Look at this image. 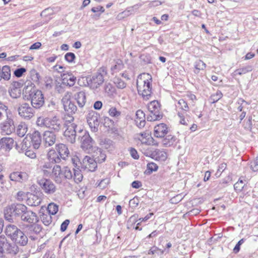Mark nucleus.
Returning <instances> with one entry per match:
<instances>
[{
	"label": "nucleus",
	"mask_w": 258,
	"mask_h": 258,
	"mask_svg": "<svg viewBox=\"0 0 258 258\" xmlns=\"http://www.w3.org/2000/svg\"><path fill=\"white\" fill-rule=\"evenodd\" d=\"M64 136L67 140L72 144L76 142L78 137V140H80L81 148L84 150H90L93 148L94 142L89 133L86 130L78 129L76 124L69 125L64 132Z\"/></svg>",
	"instance_id": "1"
},
{
	"label": "nucleus",
	"mask_w": 258,
	"mask_h": 258,
	"mask_svg": "<svg viewBox=\"0 0 258 258\" xmlns=\"http://www.w3.org/2000/svg\"><path fill=\"white\" fill-rule=\"evenodd\" d=\"M152 77L149 74H141L137 80L138 93L145 100L150 99L152 95Z\"/></svg>",
	"instance_id": "2"
},
{
	"label": "nucleus",
	"mask_w": 258,
	"mask_h": 258,
	"mask_svg": "<svg viewBox=\"0 0 258 258\" xmlns=\"http://www.w3.org/2000/svg\"><path fill=\"white\" fill-rule=\"evenodd\" d=\"M106 75V69L104 68H100L96 73L86 78L88 86L92 90L97 89L103 83Z\"/></svg>",
	"instance_id": "3"
},
{
	"label": "nucleus",
	"mask_w": 258,
	"mask_h": 258,
	"mask_svg": "<svg viewBox=\"0 0 258 258\" xmlns=\"http://www.w3.org/2000/svg\"><path fill=\"white\" fill-rule=\"evenodd\" d=\"M27 207L23 204H13L6 208L4 210L5 219L11 222L13 221V218L22 217V215L26 211Z\"/></svg>",
	"instance_id": "4"
},
{
	"label": "nucleus",
	"mask_w": 258,
	"mask_h": 258,
	"mask_svg": "<svg viewBox=\"0 0 258 258\" xmlns=\"http://www.w3.org/2000/svg\"><path fill=\"white\" fill-rule=\"evenodd\" d=\"M148 110L150 112L147 115V120L149 121H154L161 119L163 117L160 112V105L158 101H151L148 105Z\"/></svg>",
	"instance_id": "5"
},
{
	"label": "nucleus",
	"mask_w": 258,
	"mask_h": 258,
	"mask_svg": "<svg viewBox=\"0 0 258 258\" xmlns=\"http://www.w3.org/2000/svg\"><path fill=\"white\" fill-rule=\"evenodd\" d=\"M62 172L61 176L68 179L73 178L74 181L77 183H80L83 178L81 171L79 168H73L72 171L70 168L66 166L62 169Z\"/></svg>",
	"instance_id": "6"
},
{
	"label": "nucleus",
	"mask_w": 258,
	"mask_h": 258,
	"mask_svg": "<svg viewBox=\"0 0 258 258\" xmlns=\"http://www.w3.org/2000/svg\"><path fill=\"white\" fill-rule=\"evenodd\" d=\"M29 97L31 101V105L34 108H40L44 104V97L41 91L33 89L30 90Z\"/></svg>",
	"instance_id": "7"
},
{
	"label": "nucleus",
	"mask_w": 258,
	"mask_h": 258,
	"mask_svg": "<svg viewBox=\"0 0 258 258\" xmlns=\"http://www.w3.org/2000/svg\"><path fill=\"white\" fill-rule=\"evenodd\" d=\"M0 250L6 251L8 253L16 255L19 251V248L16 244L9 242L5 235H0Z\"/></svg>",
	"instance_id": "8"
},
{
	"label": "nucleus",
	"mask_w": 258,
	"mask_h": 258,
	"mask_svg": "<svg viewBox=\"0 0 258 258\" xmlns=\"http://www.w3.org/2000/svg\"><path fill=\"white\" fill-rule=\"evenodd\" d=\"M19 115L23 119L29 120L34 115V110L27 103H24L21 104L18 108Z\"/></svg>",
	"instance_id": "9"
},
{
	"label": "nucleus",
	"mask_w": 258,
	"mask_h": 258,
	"mask_svg": "<svg viewBox=\"0 0 258 258\" xmlns=\"http://www.w3.org/2000/svg\"><path fill=\"white\" fill-rule=\"evenodd\" d=\"M72 93L69 92H66L63 96L61 102L64 110L68 113H74L77 111V107L71 101Z\"/></svg>",
	"instance_id": "10"
},
{
	"label": "nucleus",
	"mask_w": 258,
	"mask_h": 258,
	"mask_svg": "<svg viewBox=\"0 0 258 258\" xmlns=\"http://www.w3.org/2000/svg\"><path fill=\"white\" fill-rule=\"evenodd\" d=\"M38 183L44 192L47 194H53L56 190L54 184L50 179L43 178L38 181Z\"/></svg>",
	"instance_id": "11"
},
{
	"label": "nucleus",
	"mask_w": 258,
	"mask_h": 258,
	"mask_svg": "<svg viewBox=\"0 0 258 258\" xmlns=\"http://www.w3.org/2000/svg\"><path fill=\"white\" fill-rule=\"evenodd\" d=\"M97 167L95 160L89 156H86L81 162L82 168L87 171H94Z\"/></svg>",
	"instance_id": "12"
},
{
	"label": "nucleus",
	"mask_w": 258,
	"mask_h": 258,
	"mask_svg": "<svg viewBox=\"0 0 258 258\" xmlns=\"http://www.w3.org/2000/svg\"><path fill=\"white\" fill-rule=\"evenodd\" d=\"M99 116L94 111L90 112L87 116V122L92 131L96 132L99 125Z\"/></svg>",
	"instance_id": "13"
},
{
	"label": "nucleus",
	"mask_w": 258,
	"mask_h": 258,
	"mask_svg": "<svg viewBox=\"0 0 258 258\" xmlns=\"http://www.w3.org/2000/svg\"><path fill=\"white\" fill-rule=\"evenodd\" d=\"M48 122L47 127L55 132H58L64 126L62 120L56 116L49 118Z\"/></svg>",
	"instance_id": "14"
},
{
	"label": "nucleus",
	"mask_w": 258,
	"mask_h": 258,
	"mask_svg": "<svg viewBox=\"0 0 258 258\" xmlns=\"http://www.w3.org/2000/svg\"><path fill=\"white\" fill-rule=\"evenodd\" d=\"M42 193L36 192L35 194H29L27 195V204L31 207L38 206L42 201Z\"/></svg>",
	"instance_id": "15"
},
{
	"label": "nucleus",
	"mask_w": 258,
	"mask_h": 258,
	"mask_svg": "<svg viewBox=\"0 0 258 258\" xmlns=\"http://www.w3.org/2000/svg\"><path fill=\"white\" fill-rule=\"evenodd\" d=\"M21 220L30 224L37 223L39 221V218L36 213L26 209V211L22 215Z\"/></svg>",
	"instance_id": "16"
},
{
	"label": "nucleus",
	"mask_w": 258,
	"mask_h": 258,
	"mask_svg": "<svg viewBox=\"0 0 258 258\" xmlns=\"http://www.w3.org/2000/svg\"><path fill=\"white\" fill-rule=\"evenodd\" d=\"M146 156L150 157L153 159L160 161H164L167 158L166 152L162 150L156 149L151 153H145Z\"/></svg>",
	"instance_id": "17"
},
{
	"label": "nucleus",
	"mask_w": 258,
	"mask_h": 258,
	"mask_svg": "<svg viewBox=\"0 0 258 258\" xmlns=\"http://www.w3.org/2000/svg\"><path fill=\"white\" fill-rule=\"evenodd\" d=\"M11 180L18 182H23L28 179V174L25 172L15 171L9 175Z\"/></svg>",
	"instance_id": "18"
},
{
	"label": "nucleus",
	"mask_w": 258,
	"mask_h": 258,
	"mask_svg": "<svg viewBox=\"0 0 258 258\" xmlns=\"http://www.w3.org/2000/svg\"><path fill=\"white\" fill-rule=\"evenodd\" d=\"M62 83L63 85L72 87L74 85L76 81V77L71 72H64L61 74Z\"/></svg>",
	"instance_id": "19"
},
{
	"label": "nucleus",
	"mask_w": 258,
	"mask_h": 258,
	"mask_svg": "<svg viewBox=\"0 0 258 258\" xmlns=\"http://www.w3.org/2000/svg\"><path fill=\"white\" fill-rule=\"evenodd\" d=\"M1 127L2 132L7 135L12 134L15 128L14 121L11 118H7L5 121L1 123Z\"/></svg>",
	"instance_id": "20"
},
{
	"label": "nucleus",
	"mask_w": 258,
	"mask_h": 258,
	"mask_svg": "<svg viewBox=\"0 0 258 258\" xmlns=\"http://www.w3.org/2000/svg\"><path fill=\"white\" fill-rule=\"evenodd\" d=\"M168 133V129L166 124L160 123L154 127V134L158 138H164Z\"/></svg>",
	"instance_id": "21"
},
{
	"label": "nucleus",
	"mask_w": 258,
	"mask_h": 258,
	"mask_svg": "<svg viewBox=\"0 0 258 258\" xmlns=\"http://www.w3.org/2000/svg\"><path fill=\"white\" fill-rule=\"evenodd\" d=\"M43 141L46 147L52 146L56 142V135L51 131H45L43 134Z\"/></svg>",
	"instance_id": "22"
},
{
	"label": "nucleus",
	"mask_w": 258,
	"mask_h": 258,
	"mask_svg": "<svg viewBox=\"0 0 258 258\" xmlns=\"http://www.w3.org/2000/svg\"><path fill=\"white\" fill-rule=\"evenodd\" d=\"M21 231L16 226L10 224L6 228L5 233L13 240V237L15 238L16 236H18V234H21Z\"/></svg>",
	"instance_id": "23"
},
{
	"label": "nucleus",
	"mask_w": 258,
	"mask_h": 258,
	"mask_svg": "<svg viewBox=\"0 0 258 258\" xmlns=\"http://www.w3.org/2000/svg\"><path fill=\"white\" fill-rule=\"evenodd\" d=\"M31 144L35 149H38L42 142L40 133L38 131H34L30 136Z\"/></svg>",
	"instance_id": "24"
},
{
	"label": "nucleus",
	"mask_w": 258,
	"mask_h": 258,
	"mask_svg": "<svg viewBox=\"0 0 258 258\" xmlns=\"http://www.w3.org/2000/svg\"><path fill=\"white\" fill-rule=\"evenodd\" d=\"M93 156V158L95 160L96 164L104 162L106 158L105 152L101 149L98 148H96L94 151Z\"/></svg>",
	"instance_id": "25"
},
{
	"label": "nucleus",
	"mask_w": 258,
	"mask_h": 258,
	"mask_svg": "<svg viewBox=\"0 0 258 258\" xmlns=\"http://www.w3.org/2000/svg\"><path fill=\"white\" fill-rule=\"evenodd\" d=\"M14 140L9 137L3 138L0 140V145L3 149L10 151L14 147Z\"/></svg>",
	"instance_id": "26"
},
{
	"label": "nucleus",
	"mask_w": 258,
	"mask_h": 258,
	"mask_svg": "<svg viewBox=\"0 0 258 258\" xmlns=\"http://www.w3.org/2000/svg\"><path fill=\"white\" fill-rule=\"evenodd\" d=\"M56 149L60 157L66 160L70 154V152L68 147L63 144H59L56 146Z\"/></svg>",
	"instance_id": "27"
},
{
	"label": "nucleus",
	"mask_w": 258,
	"mask_h": 258,
	"mask_svg": "<svg viewBox=\"0 0 258 258\" xmlns=\"http://www.w3.org/2000/svg\"><path fill=\"white\" fill-rule=\"evenodd\" d=\"M136 119L135 121L139 128L143 127L145 125V114L141 110H138L136 113Z\"/></svg>",
	"instance_id": "28"
},
{
	"label": "nucleus",
	"mask_w": 258,
	"mask_h": 258,
	"mask_svg": "<svg viewBox=\"0 0 258 258\" xmlns=\"http://www.w3.org/2000/svg\"><path fill=\"white\" fill-rule=\"evenodd\" d=\"M41 230V226L37 223L28 225L26 228V232L27 234H38Z\"/></svg>",
	"instance_id": "29"
},
{
	"label": "nucleus",
	"mask_w": 258,
	"mask_h": 258,
	"mask_svg": "<svg viewBox=\"0 0 258 258\" xmlns=\"http://www.w3.org/2000/svg\"><path fill=\"white\" fill-rule=\"evenodd\" d=\"M74 97L79 107L80 108H83L86 102V98L85 92L83 91L78 92L75 95Z\"/></svg>",
	"instance_id": "30"
},
{
	"label": "nucleus",
	"mask_w": 258,
	"mask_h": 258,
	"mask_svg": "<svg viewBox=\"0 0 258 258\" xmlns=\"http://www.w3.org/2000/svg\"><path fill=\"white\" fill-rule=\"evenodd\" d=\"M20 233L21 234H18V236H16L15 238L13 237L12 241L22 246H25L28 243L27 236L22 231H20Z\"/></svg>",
	"instance_id": "31"
},
{
	"label": "nucleus",
	"mask_w": 258,
	"mask_h": 258,
	"mask_svg": "<svg viewBox=\"0 0 258 258\" xmlns=\"http://www.w3.org/2000/svg\"><path fill=\"white\" fill-rule=\"evenodd\" d=\"M47 158L48 161L53 164L59 163L61 161V158L54 150H50L48 151Z\"/></svg>",
	"instance_id": "32"
},
{
	"label": "nucleus",
	"mask_w": 258,
	"mask_h": 258,
	"mask_svg": "<svg viewBox=\"0 0 258 258\" xmlns=\"http://www.w3.org/2000/svg\"><path fill=\"white\" fill-rule=\"evenodd\" d=\"M62 169L59 165H54L52 169V174L54 176V179L57 183H60L61 176L62 175Z\"/></svg>",
	"instance_id": "33"
},
{
	"label": "nucleus",
	"mask_w": 258,
	"mask_h": 258,
	"mask_svg": "<svg viewBox=\"0 0 258 258\" xmlns=\"http://www.w3.org/2000/svg\"><path fill=\"white\" fill-rule=\"evenodd\" d=\"M161 143L165 147H169L172 145L176 141V138L174 136L168 135L162 138Z\"/></svg>",
	"instance_id": "34"
},
{
	"label": "nucleus",
	"mask_w": 258,
	"mask_h": 258,
	"mask_svg": "<svg viewBox=\"0 0 258 258\" xmlns=\"http://www.w3.org/2000/svg\"><path fill=\"white\" fill-rule=\"evenodd\" d=\"M28 130L27 125L24 122L20 123L17 127L16 134L20 137H24Z\"/></svg>",
	"instance_id": "35"
},
{
	"label": "nucleus",
	"mask_w": 258,
	"mask_h": 258,
	"mask_svg": "<svg viewBox=\"0 0 258 258\" xmlns=\"http://www.w3.org/2000/svg\"><path fill=\"white\" fill-rule=\"evenodd\" d=\"M206 67V64L202 60L199 59L195 61L194 63L195 70L194 73L198 74L200 71H203Z\"/></svg>",
	"instance_id": "36"
},
{
	"label": "nucleus",
	"mask_w": 258,
	"mask_h": 258,
	"mask_svg": "<svg viewBox=\"0 0 258 258\" xmlns=\"http://www.w3.org/2000/svg\"><path fill=\"white\" fill-rule=\"evenodd\" d=\"M253 70L252 67L251 66H247L242 68H240L234 71L235 75H242L246 74L247 73L251 72Z\"/></svg>",
	"instance_id": "37"
},
{
	"label": "nucleus",
	"mask_w": 258,
	"mask_h": 258,
	"mask_svg": "<svg viewBox=\"0 0 258 258\" xmlns=\"http://www.w3.org/2000/svg\"><path fill=\"white\" fill-rule=\"evenodd\" d=\"M40 219L42 223L46 226L49 225L52 223V217L49 213H42L40 216Z\"/></svg>",
	"instance_id": "38"
},
{
	"label": "nucleus",
	"mask_w": 258,
	"mask_h": 258,
	"mask_svg": "<svg viewBox=\"0 0 258 258\" xmlns=\"http://www.w3.org/2000/svg\"><path fill=\"white\" fill-rule=\"evenodd\" d=\"M9 93L11 97L13 98H17L20 97L21 94V90L20 88L13 87L9 90Z\"/></svg>",
	"instance_id": "39"
},
{
	"label": "nucleus",
	"mask_w": 258,
	"mask_h": 258,
	"mask_svg": "<svg viewBox=\"0 0 258 258\" xmlns=\"http://www.w3.org/2000/svg\"><path fill=\"white\" fill-rule=\"evenodd\" d=\"M58 210V206L53 203H50L47 207L48 213L54 215L57 213Z\"/></svg>",
	"instance_id": "40"
},
{
	"label": "nucleus",
	"mask_w": 258,
	"mask_h": 258,
	"mask_svg": "<svg viewBox=\"0 0 258 258\" xmlns=\"http://www.w3.org/2000/svg\"><path fill=\"white\" fill-rule=\"evenodd\" d=\"M48 119L49 117L44 118L43 117H39L37 118L36 124L37 125L41 127L45 126L47 127L48 123L49 122Z\"/></svg>",
	"instance_id": "41"
},
{
	"label": "nucleus",
	"mask_w": 258,
	"mask_h": 258,
	"mask_svg": "<svg viewBox=\"0 0 258 258\" xmlns=\"http://www.w3.org/2000/svg\"><path fill=\"white\" fill-rule=\"evenodd\" d=\"M245 185V183L244 181L239 179V180L234 184V188L236 192H240L242 190Z\"/></svg>",
	"instance_id": "42"
},
{
	"label": "nucleus",
	"mask_w": 258,
	"mask_h": 258,
	"mask_svg": "<svg viewBox=\"0 0 258 258\" xmlns=\"http://www.w3.org/2000/svg\"><path fill=\"white\" fill-rule=\"evenodd\" d=\"M108 113L110 116L118 118L121 115V112L118 111L115 107H111L108 111Z\"/></svg>",
	"instance_id": "43"
},
{
	"label": "nucleus",
	"mask_w": 258,
	"mask_h": 258,
	"mask_svg": "<svg viewBox=\"0 0 258 258\" xmlns=\"http://www.w3.org/2000/svg\"><path fill=\"white\" fill-rule=\"evenodd\" d=\"M114 83L119 89H123L126 87V83L119 78H114Z\"/></svg>",
	"instance_id": "44"
},
{
	"label": "nucleus",
	"mask_w": 258,
	"mask_h": 258,
	"mask_svg": "<svg viewBox=\"0 0 258 258\" xmlns=\"http://www.w3.org/2000/svg\"><path fill=\"white\" fill-rule=\"evenodd\" d=\"M177 104L178 105H176V106L177 107L179 108L180 109H181L184 111H187L188 110L189 107L187 105V103L183 99H181L179 100L178 101Z\"/></svg>",
	"instance_id": "45"
},
{
	"label": "nucleus",
	"mask_w": 258,
	"mask_h": 258,
	"mask_svg": "<svg viewBox=\"0 0 258 258\" xmlns=\"http://www.w3.org/2000/svg\"><path fill=\"white\" fill-rule=\"evenodd\" d=\"M104 90L109 95L112 94L115 91V88L110 83H106L104 85Z\"/></svg>",
	"instance_id": "46"
},
{
	"label": "nucleus",
	"mask_w": 258,
	"mask_h": 258,
	"mask_svg": "<svg viewBox=\"0 0 258 258\" xmlns=\"http://www.w3.org/2000/svg\"><path fill=\"white\" fill-rule=\"evenodd\" d=\"M222 97V94L220 91H217L216 94H213L210 98L211 102L213 103L217 102Z\"/></svg>",
	"instance_id": "47"
},
{
	"label": "nucleus",
	"mask_w": 258,
	"mask_h": 258,
	"mask_svg": "<svg viewBox=\"0 0 258 258\" xmlns=\"http://www.w3.org/2000/svg\"><path fill=\"white\" fill-rule=\"evenodd\" d=\"M249 166L252 171L256 172L258 171V157L250 163Z\"/></svg>",
	"instance_id": "48"
},
{
	"label": "nucleus",
	"mask_w": 258,
	"mask_h": 258,
	"mask_svg": "<svg viewBox=\"0 0 258 258\" xmlns=\"http://www.w3.org/2000/svg\"><path fill=\"white\" fill-rule=\"evenodd\" d=\"M139 203V199L138 197H134L130 201L129 204L132 208L134 209L138 206Z\"/></svg>",
	"instance_id": "49"
},
{
	"label": "nucleus",
	"mask_w": 258,
	"mask_h": 258,
	"mask_svg": "<svg viewBox=\"0 0 258 258\" xmlns=\"http://www.w3.org/2000/svg\"><path fill=\"white\" fill-rule=\"evenodd\" d=\"M75 55L73 52H68L64 56L65 59L69 62H73L75 59Z\"/></svg>",
	"instance_id": "50"
},
{
	"label": "nucleus",
	"mask_w": 258,
	"mask_h": 258,
	"mask_svg": "<svg viewBox=\"0 0 258 258\" xmlns=\"http://www.w3.org/2000/svg\"><path fill=\"white\" fill-rule=\"evenodd\" d=\"M26 71L24 68H21L16 69L14 72V75L16 77L20 78L22 76L23 74Z\"/></svg>",
	"instance_id": "51"
},
{
	"label": "nucleus",
	"mask_w": 258,
	"mask_h": 258,
	"mask_svg": "<svg viewBox=\"0 0 258 258\" xmlns=\"http://www.w3.org/2000/svg\"><path fill=\"white\" fill-rule=\"evenodd\" d=\"M147 168L150 172H152L153 171H157L158 168V166L156 164L153 162H151L147 164Z\"/></svg>",
	"instance_id": "52"
},
{
	"label": "nucleus",
	"mask_w": 258,
	"mask_h": 258,
	"mask_svg": "<svg viewBox=\"0 0 258 258\" xmlns=\"http://www.w3.org/2000/svg\"><path fill=\"white\" fill-rule=\"evenodd\" d=\"M178 115L180 118V123L182 124L187 125L189 122V120L187 118L186 120L185 118V115L181 112H178Z\"/></svg>",
	"instance_id": "53"
},
{
	"label": "nucleus",
	"mask_w": 258,
	"mask_h": 258,
	"mask_svg": "<svg viewBox=\"0 0 258 258\" xmlns=\"http://www.w3.org/2000/svg\"><path fill=\"white\" fill-rule=\"evenodd\" d=\"M244 242V239L243 238L240 239L238 243L236 244V245L235 246L234 248H233V252L235 253H237L240 249V245H241Z\"/></svg>",
	"instance_id": "54"
},
{
	"label": "nucleus",
	"mask_w": 258,
	"mask_h": 258,
	"mask_svg": "<svg viewBox=\"0 0 258 258\" xmlns=\"http://www.w3.org/2000/svg\"><path fill=\"white\" fill-rule=\"evenodd\" d=\"M66 123H64V125H65L66 129L68 128V126L71 124H76L72 122V121L74 120V117L72 116L68 115L67 117H66Z\"/></svg>",
	"instance_id": "55"
},
{
	"label": "nucleus",
	"mask_w": 258,
	"mask_h": 258,
	"mask_svg": "<svg viewBox=\"0 0 258 258\" xmlns=\"http://www.w3.org/2000/svg\"><path fill=\"white\" fill-rule=\"evenodd\" d=\"M109 183V179L108 178H105L101 180L100 183L98 184V186L101 188H104L106 187V185H108Z\"/></svg>",
	"instance_id": "56"
},
{
	"label": "nucleus",
	"mask_w": 258,
	"mask_h": 258,
	"mask_svg": "<svg viewBox=\"0 0 258 258\" xmlns=\"http://www.w3.org/2000/svg\"><path fill=\"white\" fill-rule=\"evenodd\" d=\"M53 163H51L49 161L48 162H45L44 164L41 166V169H45L52 170V168H53Z\"/></svg>",
	"instance_id": "57"
},
{
	"label": "nucleus",
	"mask_w": 258,
	"mask_h": 258,
	"mask_svg": "<svg viewBox=\"0 0 258 258\" xmlns=\"http://www.w3.org/2000/svg\"><path fill=\"white\" fill-rule=\"evenodd\" d=\"M69 223H70V220H69L67 219V220H64L62 223V224H61L60 230L62 232H63V231H66V229H67L68 226L69 224Z\"/></svg>",
	"instance_id": "58"
},
{
	"label": "nucleus",
	"mask_w": 258,
	"mask_h": 258,
	"mask_svg": "<svg viewBox=\"0 0 258 258\" xmlns=\"http://www.w3.org/2000/svg\"><path fill=\"white\" fill-rule=\"evenodd\" d=\"M130 154L131 156L135 159H138L139 158V156L138 154V152L134 148H131L130 149Z\"/></svg>",
	"instance_id": "59"
},
{
	"label": "nucleus",
	"mask_w": 258,
	"mask_h": 258,
	"mask_svg": "<svg viewBox=\"0 0 258 258\" xmlns=\"http://www.w3.org/2000/svg\"><path fill=\"white\" fill-rule=\"evenodd\" d=\"M226 168V164L223 163L221 164L219 166V168L218 169V171L217 173H216V175H218L219 173V175H220L221 173Z\"/></svg>",
	"instance_id": "60"
},
{
	"label": "nucleus",
	"mask_w": 258,
	"mask_h": 258,
	"mask_svg": "<svg viewBox=\"0 0 258 258\" xmlns=\"http://www.w3.org/2000/svg\"><path fill=\"white\" fill-rule=\"evenodd\" d=\"M92 12L93 13H96L97 12H101V13H103L104 12L105 10L104 8L102 6H99L96 7H93L91 9Z\"/></svg>",
	"instance_id": "61"
},
{
	"label": "nucleus",
	"mask_w": 258,
	"mask_h": 258,
	"mask_svg": "<svg viewBox=\"0 0 258 258\" xmlns=\"http://www.w3.org/2000/svg\"><path fill=\"white\" fill-rule=\"evenodd\" d=\"M142 185L141 182L138 180L134 181L132 183V186L135 188H139L141 187Z\"/></svg>",
	"instance_id": "62"
},
{
	"label": "nucleus",
	"mask_w": 258,
	"mask_h": 258,
	"mask_svg": "<svg viewBox=\"0 0 258 258\" xmlns=\"http://www.w3.org/2000/svg\"><path fill=\"white\" fill-rule=\"evenodd\" d=\"M158 250H159V249L158 247L154 246L148 251V254L152 255L155 253L158 254L157 252L158 251Z\"/></svg>",
	"instance_id": "63"
},
{
	"label": "nucleus",
	"mask_w": 258,
	"mask_h": 258,
	"mask_svg": "<svg viewBox=\"0 0 258 258\" xmlns=\"http://www.w3.org/2000/svg\"><path fill=\"white\" fill-rule=\"evenodd\" d=\"M25 155L31 159L36 158V154L30 150L26 151L25 152Z\"/></svg>",
	"instance_id": "64"
}]
</instances>
